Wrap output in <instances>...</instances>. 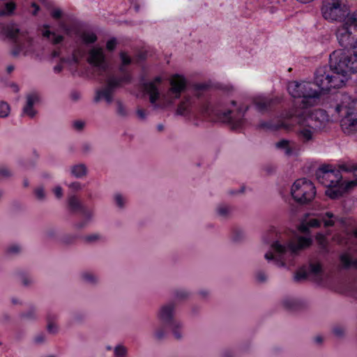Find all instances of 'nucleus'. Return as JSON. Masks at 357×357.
Listing matches in <instances>:
<instances>
[{
  "instance_id": "obj_45",
  "label": "nucleus",
  "mask_w": 357,
  "mask_h": 357,
  "mask_svg": "<svg viewBox=\"0 0 357 357\" xmlns=\"http://www.w3.org/2000/svg\"><path fill=\"white\" fill-rule=\"evenodd\" d=\"M100 236L98 234H93L86 236L85 239L86 241L93 242L98 240Z\"/></svg>"
},
{
  "instance_id": "obj_39",
  "label": "nucleus",
  "mask_w": 357,
  "mask_h": 357,
  "mask_svg": "<svg viewBox=\"0 0 357 357\" xmlns=\"http://www.w3.org/2000/svg\"><path fill=\"white\" fill-rule=\"evenodd\" d=\"M35 193H36V197L39 199H43L45 198V191H44V189L43 188H38L35 191Z\"/></svg>"
},
{
  "instance_id": "obj_2",
  "label": "nucleus",
  "mask_w": 357,
  "mask_h": 357,
  "mask_svg": "<svg viewBox=\"0 0 357 357\" xmlns=\"http://www.w3.org/2000/svg\"><path fill=\"white\" fill-rule=\"evenodd\" d=\"M357 72V52L349 54L344 50H337L330 54L329 66L317 68L314 81L319 89L330 91L344 86L349 73Z\"/></svg>"
},
{
  "instance_id": "obj_35",
  "label": "nucleus",
  "mask_w": 357,
  "mask_h": 357,
  "mask_svg": "<svg viewBox=\"0 0 357 357\" xmlns=\"http://www.w3.org/2000/svg\"><path fill=\"white\" fill-rule=\"evenodd\" d=\"M82 279L88 283H95L97 281L96 276L91 273H84L82 274Z\"/></svg>"
},
{
  "instance_id": "obj_31",
  "label": "nucleus",
  "mask_w": 357,
  "mask_h": 357,
  "mask_svg": "<svg viewBox=\"0 0 357 357\" xmlns=\"http://www.w3.org/2000/svg\"><path fill=\"white\" fill-rule=\"evenodd\" d=\"M316 241L317 243L323 248L326 247L328 243L326 236L322 233H318L316 235Z\"/></svg>"
},
{
  "instance_id": "obj_9",
  "label": "nucleus",
  "mask_w": 357,
  "mask_h": 357,
  "mask_svg": "<svg viewBox=\"0 0 357 357\" xmlns=\"http://www.w3.org/2000/svg\"><path fill=\"white\" fill-rule=\"evenodd\" d=\"M120 59L121 61V65L119 70L122 74L121 77L116 76H109L107 79V86L96 92L95 100L96 102L100 100H105L107 103H110L112 101V93L114 90L121 86L123 84L129 82L131 80V76L127 71L126 67L131 63L130 57L124 52L120 53Z\"/></svg>"
},
{
  "instance_id": "obj_5",
  "label": "nucleus",
  "mask_w": 357,
  "mask_h": 357,
  "mask_svg": "<svg viewBox=\"0 0 357 357\" xmlns=\"http://www.w3.org/2000/svg\"><path fill=\"white\" fill-rule=\"evenodd\" d=\"M316 176L318 181L326 188V195L331 199L338 198L357 186V178L351 181H342L340 172L333 165H321L317 169Z\"/></svg>"
},
{
  "instance_id": "obj_29",
  "label": "nucleus",
  "mask_w": 357,
  "mask_h": 357,
  "mask_svg": "<svg viewBox=\"0 0 357 357\" xmlns=\"http://www.w3.org/2000/svg\"><path fill=\"white\" fill-rule=\"evenodd\" d=\"M217 213L222 218H226L231 214V208L227 205L221 204L218 206Z\"/></svg>"
},
{
  "instance_id": "obj_27",
  "label": "nucleus",
  "mask_w": 357,
  "mask_h": 357,
  "mask_svg": "<svg viewBox=\"0 0 357 357\" xmlns=\"http://www.w3.org/2000/svg\"><path fill=\"white\" fill-rule=\"evenodd\" d=\"M166 328H169L172 330L174 336L176 339H180L182 337V324L180 321L175 320L172 321Z\"/></svg>"
},
{
  "instance_id": "obj_16",
  "label": "nucleus",
  "mask_w": 357,
  "mask_h": 357,
  "mask_svg": "<svg viewBox=\"0 0 357 357\" xmlns=\"http://www.w3.org/2000/svg\"><path fill=\"white\" fill-rule=\"evenodd\" d=\"M305 108L304 109H294L297 112L298 114L303 115V119L307 121L309 126H312L317 131L325 128L328 122V116L326 112L323 109H314L313 111H308Z\"/></svg>"
},
{
  "instance_id": "obj_28",
  "label": "nucleus",
  "mask_w": 357,
  "mask_h": 357,
  "mask_svg": "<svg viewBox=\"0 0 357 357\" xmlns=\"http://www.w3.org/2000/svg\"><path fill=\"white\" fill-rule=\"evenodd\" d=\"M86 173V167L84 165L79 164L75 165L71 169V174L77 178L84 176Z\"/></svg>"
},
{
  "instance_id": "obj_63",
  "label": "nucleus",
  "mask_w": 357,
  "mask_h": 357,
  "mask_svg": "<svg viewBox=\"0 0 357 357\" xmlns=\"http://www.w3.org/2000/svg\"><path fill=\"white\" fill-rule=\"evenodd\" d=\"M36 340H37V342H40L41 341V340H40L39 338H37Z\"/></svg>"
},
{
  "instance_id": "obj_40",
  "label": "nucleus",
  "mask_w": 357,
  "mask_h": 357,
  "mask_svg": "<svg viewBox=\"0 0 357 357\" xmlns=\"http://www.w3.org/2000/svg\"><path fill=\"white\" fill-rule=\"evenodd\" d=\"M11 175L10 171L6 167L0 168V176L2 177H8Z\"/></svg>"
},
{
  "instance_id": "obj_8",
  "label": "nucleus",
  "mask_w": 357,
  "mask_h": 357,
  "mask_svg": "<svg viewBox=\"0 0 357 357\" xmlns=\"http://www.w3.org/2000/svg\"><path fill=\"white\" fill-rule=\"evenodd\" d=\"M335 112L340 119V126L347 135L357 132V100L347 94L341 96L340 102L335 106Z\"/></svg>"
},
{
  "instance_id": "obj_53",
  "label": "nucleus",
  "mask_w": 357,
  "mask_h": 357,
  "mask_svg": "<svg viewBox=\"0 0 357 357\" xmlns=\"http://www.w3.org/2000/svg\"><path fill=\"white\" fill-rule=\"evenodd\" d=\"M157 130L160 132L164 130V126L162 124H158L157 126Z\"/></svg>"
},
{
  "instance_id": "obj_3",
  "label": "nucleus",
  "mask_w": 357,
  "mask_h": 357,
  "mask_svg": "<svg viewBox=\"0 0 357 357\" xmlns=\"http://www.w3.org/2000/svg\"><path fill=\"white\" fill-rule=\"evenodd\" d=\"M162 81V78L157 76L152 81L143 84V89L149 96L151 106L155 110H164L173 106L175 101L181 98L188 84L184 75L173 74L168 79L169 87L162 93L158 89Z\"/></svg>"
},
{
  "instance_id": "obj_58",
  "label": "nucleus",
  "mask_w": 357,
  "mask_h": 357,
  "mask_svg": "<svg viewBox=\"0 0 357 357\" xmlns=\"http://www.w3.org/2000/svg\"><path fill=\"white\" fill-rule=\"evenodd\" d=\"M264 241L266 243H270L271 241L268 239L266 237H264Z\"/></svg>"
},
{
  "instance_id": "obj_6",
  "label": "nucleus",
  "mask_w": 357,
  "mask_h": 357,
  "mask_svg": "<svg viewBox=\"0 0 357 357\" xmlns=\"http://www.w3.org/2000/svg\"><path fill=\"white\" fill-rule=\"evenodd\" d=\"M303 115L297 114L293 109L283 114L282 117L276 120V123L273 121H262L259 124L260 128L266 130H277L280 128H284L287 130H290L292 128L291 125L289 123V121L294 119L298 124V128L296 131L298 138L304 144H307L313 140L315 133L317 132L312 126H309L307 121H305Z\"/></svg>"
},
{
  "instance_id": "obj_55",
  "label": "nucleus",
  "mask_w": 357,
  "mask_h": 357,
  "mask_svg": "<svg viewBox=\"0 0 357 357\" xmlns=\"http://www.w3.org/2000/svg\"><path fill=\"white\" fill-rule=\"evenodd\" d=\"M315 341H316L317 343H320V342H322V338H321V337H320V336H317V337H316V338H315Z\"/></svg>"
},
{
  "instance_id": "obj_25",
  "label": "nucleus",
  "mask_w": 357,
  "mask_h": 357,
  "mask_svg": "<svg viewBox=\"0 0 357 357\" xmlns=\"http://www.w3.org/2000/svg\"><path fill=\"white\" fill-rule=\"evenodd\" d=\"M50 25L44 24L40 29L42 36L44 38H47L54 45L60 44L63 41V37L54 31H50Z\"/></svg>"
},
{
  "instance_id": "obj_41",
  "label": "nucleus",
  "mask_w": 357,
  "mask_h": 357,
  "mask_svg": "<svg viewBox=\"0 0 357 357\" xmlns=\"http://www.w3.org/2000/svg\"><path fill=\"white\" fill-rule=\"evenodd\" d=\"M68 187L73 190L77 191L82 189V185L79 182H74L68 185Z\"/></svg>"
},
{
  "instance_id": "obj_38",
  "label": "nucleus",
  "mask_w": 357,
  "mask_h": 357,
  "mask_svg": "<svg viewBox=\"0 0 357 357\" xmlns=\"http://www.w3.org/2000/svg\"><path fill=\"white\" fill-rule=\"evenodd\" d=\"M51 15L54 19H59L62 15V10L60 8H54L52 10Z\"/></svg>"
},
{
  "instance_id": "obj_26",
  "label": "nucleus",
  "mask_w": 357,
  "mask_h": 357,
  "mask_svg": "<svg viewBox=\"0 0 357 357\" xmlns=\"http://www.w3.org/2000/svg\"><path fill=\"white\" fill-rule=\"evenodd\" d=\"M336 169L340 172H357V164L351 160H349L340 163Z\"/></svg>"
},
{
  "instance_id": "obj_42",
  "label": "nucleus",
  "mask_w": 357,
  "mask_h": 357,
  "mask_svg": "<svg viewBox=\"0 0 357 357\" xmlns=\"http://www.w3.org/2000/svg\"><path fill=\"white\" fill-rule=\"evenodd\" d=\"M53 192L57 198H61L63 195V190L60 186L55 187L53 190Z\"/></svg>"
},
{
  "instance_id": "obj_46",
  "label": "nucleus",
  "mask_w": 357,
  "mask_h": 357,
  "mask_svg": "<svg viewBox=\"0 0 357 357\" xmlns=\"http://www.w3.org/2000/svg\"><path fill=\"white\" fill-rule=\"evenodd\" d=\"M20 250V247L17 245H13L8 248L10 253H17Z\"/></svg>"
},
{
  "instance_id": "obj_24",
  "label": "nucleus",
  "mask_w": 357,
  "mask_h": 357,
  "mask_svg": "<svg viewBox=\"0 0 357 357\" xmlns=\"http://www.w3.org/2000/svg\"><path fill=\"white\" fill-rule=\"evenodd\" d=\"M174 306L172 304L162 306L158 313V318L164 324L165 327L167 326L172 321H174L173 319Z\"/></svg>"
},
{
  "instance_id": "obj_50",
  "label": "nucleus",
  "mask_w": 357,
  "mask_h": 357,
  "mask_svg": "<svg viewBox=\"0 0 357 357\" xmlns=\"http://www.w3.org/2000/svg\"><path fill=\"white\" fill-rule=\"evenodd\" d=\"M333 333L337 335V336H340L342 335L343 333V331L340 328H334L333 330Z\"/></svg>"
},
{
  "instance_id": "obj_10",
  "label": "nucleus",
  "mask_w": 357,
  "mask_h": 357,
  "mask_svg": "<svg viewBox=\"0 0 357 357\" xmlns=\"http://www.w3.org/2000/svg\"><path fill=\"white\" fill-rule=\"evenodd\" d=\"M287 90L291 96L301 99L303 109L316 105L321 96V89L313 88V84L306 81H292L289 82ZM323 92H326L323 91Z\"/></svg>"
},
{
  "instance_id": "obj_36",
  "label": "nucleus",
  "mask_w": 357,
  "mask_h": 357,
  "mask_svg": "<svg viewBox=\"0 0 357 357\" xmlns=\"http://www.w3.org/2000/svg\"><path fill=\"white\" fill-rule=\"evenodd\" d=\"M117 44L116 38H112L109 39L106 43V48L108 51H112L115 49Z\"/></svg>"
},
{
  "instance_id": "obj_57",
  "label": "nucleus",
  "mask_w": 357,
  "mask_h": 357,
  "mask_svg": "<svg viewBox=\"0 0 357 357\" xmlns=\"http://www.w3.org/2000/svg\"><path fill=\"white\" fill-rule=\"evenodd\" d=\"M275 229L274 228L271 229L268 231V234H269L270 235H272V236H273V235L275 234Z\"/></svg>"
},
{
  "instance_id": "obj_56",
  "label": "nucleus",
  "mask_w": 357,
  "mask_h": 357,
  "mask_svg": "<svg viewBox=\"0 0 357 357\" xmlns=\"http://www.w3.org/2000/svg\"><path fill=\"white\" fill-rule=\"evenodd\" d=\"M297 1L301 3H307L312 1L313 0H297Z\"/></svg>"
},
{
  "instance_id": "obj_44",
  "label": "nucleus",
  "mask_w": 357,
  "mask_h": 357,
  "mask_svg": "<svg viewBox=\"0 0 357 357\" xmlns=\"http://www.w3.org/2000/svg\"><path fill=\"white\" fill-rule=\"evenodd\" d=\"M84 123L82 121H76L73 123V127L77 130H80L84 128Z\"/></svg>"
},
{
  "instance_id": "obj_4",
  "label": "nucleus",
  "mask_w": 357,
  "mask_h": 357,
  "mask_svg": "<svg viewBox=\"0 0 357 357\" xmlns=\"http://www.w3.org/2000/svg\"><path fill=\"white\" fill-rule=\"evenodd\" d=\"M312 242L310 236H298L290 240L279 237L271 243V248L264 257L278 267L289 268L294 265V259L298 252L310 246Z\"/></svg>"
},
{
  "instance_id": "obj_30",
  "label": "nucleus",
  "mask_w": 357,
  "mask_h": 357,
  "mask_svg": "<svg viewBox=\"0 0 357 357\" xmlns=\"http://www.w3.org/2000/svg\"><path fill=\"white\" fill-rule=\"evenodd\" d=\"M10 106L9 105L3 101L0 102V117H7L10 114Z\"/></svg>"
},
{
  "instance_id": "obj_7",
  "label": "nucleus",
  "mask_w": 357,
  "mask_h": 357,
  "mask_svg": "<svg viewBox=\"0 0 357 357\" xmlns=\"http://www.w3.org/2000/svg\"><path fill=\"white\" fill-rule=\"evenodd\" d=\"M0 33L15 42V47L12 51V54L15 56L31 55L38 48V43L15 24L0 23Z\"/></svg>"
},
{
  "instance_id": "obj_47",
  "label": "nucleus",
  "mask_w": 357,
  "mask_h": 357,
  "mask_svg": "<svg viewBox=\"0 0 357 357\" xmlns=\"http://www.w3.org/2000/svg\"><path fill=\"white\" fill-rule=\"evenodd\" d=\"M117 111H118V113L121 115L126 114V110L123 107V105L121 102H118V104H117Z\"/></svg>"
},
{
  "instance_id": "obj_59",
  "label": "nucleus",
  "mask_w": 357,
  "mask_h": 357,
  "mask_svg": "<svg viewBox=\"0 0 357 357\" xmlns=\"http://www.w3.org/2000/svg\"><path fill=\"white\" fill-rule=\"evenodd\" d=\"M139 6H137V4H135V11H137H137H139Z\"/></svg>"
},
{
  "instance_id": "obj_1",
  "label": "nucleus",
  "mask_w": 357,
  "mask_h": 357,
  "mask_svg": "<svg viewBox=\"0 0 357 357\" xmlns=\"http://www.w3.org/2000/svg\"><path fill=\"white\" fill-rule=\"evenodd\" d=\"M210 86L209 82L197 84L190 93H185L177 105L176 114L193 121L195 124H198V120L203 118L209 121L228 123L233 129L238 130L245 126L248 121H252L249 116V113L252 109L258 113H264L268 110L272 102L271 98L260 94L252 98L253 107L249 106L247 101H232L231 105L234 109L223 112L209 105H202L200 96Z\"/></svg>"
},
{
  "instance_id": "obj_49",
  "label": "nucleus",
  "mask_w": 357,
  "mask_h": 357,
  "mask_svg": "<svg viewBox=\"0 0 357 357\" xmlns=\"http://www.w3.org/2000/svg\"><path fill=\"white\" fill-rule=\"evenodd\" d=\"M257 279L259 281V282H264L266 280V275L265 273H259L257 275Z\"/></svg>"
},
{
  "instance_id": "obj_15",
  "label": "nucleus",
  "mask_w": 357,
  "mask_h": 357,
  "mask_svg": "<svg viewBox=\"0 0 357 357\" xmlns=\"http://www.w3.org/2000/svg\"><path fill=\"white\" fill-rule=\"evenodd\" d=\"M52 56L54 58L59 57L61 59V63L54 68L55 73H59L63 69V63H66L70 66L77 64L83 56V51L75 48L69 50L61 45L58 50H54L52 52Z\"/></svg>"
},
{
  "instance_id": "obj_18",
  "label": "nucleus",
  "mask_w": 357,
  "mask_h": 357,
  "mask_svg": "<svg viewBox=\"0 0 357 357\" xmlns=\"http://www.w3.org/2000/svg\"><path fill=\"white\" fill-rule=\"evenodd\" d=\"M317 215V214H314ZM318 218H311L301 223L298 229L303 233H308L310 228L319 227L324 223V227H327L333 225L335 218L332 213L327 212L325 214L317 215Z\"/></svg>"
},
{
  "instance_id": "obj_19",
  "label": "nucleus",
  "mask_w": 357,
  "mask_h": 357,
  "mask_svg": "<svg viewBox=\"0 0 357 357\" xmlns=\"http://www.w3.org/2000/svg\"><path fill=\"white\" fill-rule=\"evenodd\" d=\"M88 62L99 70L106 72L107 62L106 55L102 47L93 46L89 51L87 56Z\"/></svg>"
},
{
  "instance_id": "obj_13",
  "label": "nucleus",
  "mask_w": 357,
  "mask_h": 357,
  "mask_svg": "<svg viewBox=\"0 0 357 357\" xmlns=\"http://www.w3.org/2000/svg\"><path fill=\"white\" fill-rule=\"evenodd\" d=\"M291 194L296 202L307 204L314 198L316 188L311 181L305 178H299L293 183Z\"/></svg>"
},
{
  "instance_id": "obj_37",
  "label": "nucleus",
  "mask_w": 357,
  "mask_h": 357,
  "mask_svg": "<svg viewBox=\"0 0 357 357\" xmlns=\"http://www.w3.org/2000/svg\"><path fill=\"white\" fill-rule=\"evenodd\" d=\"M137 115L140 120H145L148 116V113L146 110L139 108L137 110Z\"/></svg>"
},
{
  "instance_id": "obj_12",
  "label": "nucleus",
  "mask_w": 357,
  "mask_h": 357,
  "mask_svg": "<svg viewBox=\"0 0 357 357\" xmlns=\"http://www.w3.org/2000/svg\"><path fill=\"white\" fill-rule=\"evenodd\" d=\"M340 244L348 246V250L340 256L342 266L345 268L357 269V228L353 233L344 234L343 236L337 237Z\"/></svg>"
},
{
  "instance_id": "obj_54",
  "label": "nucleus",
  "mask_w": 357,
  "mask_h": 357,
  "mask_svg": "<svg viewBox=\"0 0 357 357\" xmlns=\"http://www.w3.org/2000/svg\"><path fill=\"white\" fill-rule=\"evenodd\" d=\"M14 70V66H8L7 67V71L10 73H11L13 70Z\"/></svg>"
},
{
  "instance_id": "obj_34",
  "label": "nucleus",
  "mask_w": 357,
  "mask_h": 357,
  "mask_svg": "<svg viewBox=\"0 0 357 357\" xmlns=\"http://www.w3.org/2000/svg\"><path fill=\"white\" fill-rule=\"evenodd\" d=\"M15 9V4L13 2L6 3L5 10L0 11V16L3 15H10Z\"/></svg>"
},
{
  "instance_id": "obj_51",
  "label": "nucleus",
  "mask_w": 357,
  "mask_h": 357,
  "mask_svg": "<svg viewBox=\"0 0 357 357\" xmlns=\"http://www.w3.org/2000/svg\"><path fill=\"white\" fill-rule=\"evenodd\" d=\"M31 6L33 8H34V10L33 11V15H36L39 10V7L36 5V3H32Z\"/></svg>"
},
{
  "instance_id": "obj_20",
  "label": "nucleus",
  "mask_w": 357,
  "mask_h": 357,
  "mask_svg": "<svg viewBox=\"0 0 357 357\" xmlns=\"http://www.w3.org/2000/svg\"><path fill=\"white\" fill-rule=\"evenodd\" d=\"M322 275L323 269L321 264L318 261H311L308 266H303L296 271L294 275V280L296 281H301L310 276L319 280Z\"/></svg>"
},
{
  "instance_id": "obj_32",
  "label": "nucleus",
  "mask_w": 357,
  "mask_h": 357,
  "mask_svg": "<svg viewBox=\"0 0 357 357\" xmlns=\"http://www.w3.org/2000/svg\"><path fill=\"white\" fill-rule=\"evenodd\" d=\"M116 205L122 208L124 207L126 202V198L120 193H116L114 197Z\"/></svg>"
},
{
  "instance_id": "obj_11",
  "label": "nucleus",
  "mask_w": 357,
  "mask_h": 357,
  "mask_svg": "<svg viewBox=\"0 0 357 357\" xmlns=\"http://www.w3.org/2000/svg\"><path fill=\"white\" fill-rule=\"evenodd\" d=\"M339 44L349 49H357V10L347 13L342 24L335 31Z\"/></svg>"
},
{
  "instance_id": "obj_21",
  "label": "nucleus",
  "mask_w": 357,
  "mask_h": 357,
  "mask_svg": "<svg viewBox=\"0 0 357 357\" xmlns=\"http://www.w3.org/2000/svg\"><path fill=\"white\" fill-rule=\"evenodd\" d=\"M39 101L38 94L36 92H32L26 95V103L22 109V116H27L29 118H33L36 114V110L34 108V105Z\"/></svg>"
},
{
  "instance_id": "obj_17",
  "label": "nucleus",
  "mask_w": 357,
  "mask_h": 357,
  "mask_svg": "<svg viewBox=\"0 0 357 357\" xmlns=\"http://www.w3.org/2000/svg\"><path fill=\"white\" fill-rule=\"evenodd\" d=\"M59 29L68 36L73 37L75 40H76L77 46L69 48V50H73V48L79 49L80 50L84 51L79 47H78L77 43L81 42L84 44H91L93 43L96 41L97 38L95 33L91 31H83L79 32L75 27L69 26L64 22H59ZM84 52H83V54Z\"/></svg>"
},
{
  "instance_id": "obj_23",
  "label": "nucleus",
  "mask_w": 357,
  "mask_h": 357,
  "mask_svg": "<svg viewBox=\"0 0 357 357\" xmlns=\"http://www.w3.org/2000/svg\"><path fill=\"white\" fill-rule=\"evenodd\" d=\"M275 148L284 151L286 155L290 156L297 153L298 145L294 140L282 139L275 143Z\"/></svg>"
},
{
  "instance_id": "obj_33",
  "label": "nucleus",
  "mask_w": 357,
  "mask_h": 357,
  "mask_svg": "<svg viewBox=\"0 0 357 357\" xmlns=\"http://www.w3.org/2000/svg\"><path fill=\"white\" fill-rule=\"evenodd\" d=\"M115 357H126L127 349L122 345H118L114 348Z\"/></svg>"
},
{
  "instance_id": "obj_52",
  "label": "nucleus",
  "mask_w": 357,
  "mask_h": 357,
  "mask_svg": "<svg viewBox=\"0 0 357 357\" xmlns=\"http://www.w3.org/2000/svg\"><path fill=\"white\" fill-rule=\"evenodd\" d=\"M289 299H286L284 301V304L286 307H289V308H291L293 307V304L290 302H289Z\"/></svg>"
},
{
  "instance_id": "obj_43",
  "label": "nucleus",
  "mask_w": 357,
  "mask_h": 357,
  "mask_svg": "<svg viewBox=\"0 0 357 357\" xmlns=\"http://www.w3.org/2000/svg\"><path fill=\"white\" fill-rule=\"evenodd\" d=\"M47 330L51 333H55L57 331V326L52 322H49L47 325Z\"/></svg>"
},
{
  "instance_id": "obj_22",
  "label": "nucleus",
  "mask_w": 357,
  "mask_h": 357,
  "mask_svg": "<svg viewBox=\"0 0 357 357\" xmlns=\"http://www.w3.org/2000/svg\"><path fill=\"white\" fill-rule=\"evenodd\" d=\"M68 204L72 210H74V211L81 210L82 211L86 220H84L82 222L77 223L76 225V227H77V228L84 227L86 225V222L92 218L93 213L89 211L85 210L82 207L80 202L75 196H71L68 198Z\"/></svg>"
},
{
  "instance_id": "obj_60",
  "label": "nucleus",
  "mask_w": 357,
  "mask_h": 357,
  "mask_svg": "<svg viewBox=\"0 0 357 357\" xmlns=\"http://www.w3.org/2000/svg\"><path fill=\"white\" fill-rule=\"evenodd\" d=\"M243 191H244V187H241V188H240L239 192H243Z\"/></svg>"
},
{
  "instance_id": "obj_14",
  "label": "nucleus",
  "mask_w": 357,
  "mask_h": 357,
  "mask_svg": "<svg viewBox=\"0 0 357 357\" xmlns=\"http://www.w3.org/2000/svg\"><path fill=\"white\" fill-rule=\"evenodd\" d=\"M321 11L323 17L331 22L344 21L347 14L342 0H323Z\"/></svg>"
},
{
  "instance_id": "obj_64",
  "label": "nucleus",
  "mask_w": 357,
  "mask_h": 357,
  "mask_svg": "<svg viewBox=\"0 0 357 357\" xmlns=\"http://www.w3.org/2000/svg\"><path fill=\"white\" fill-rule=\"evenodd\" d=\"M26 317H31V315H26Z\"/></svg>"
},
{
  "instance_id": "obj_61",
  "label": "nucleus",
  "mask_w": 357,
  "mask_h": 357,
  "mask_svg": "<svg viewBox=\"0 0 357 357\" xmlns=\"http://www.w3.org/2000/svg\"><path fill=\"white\" fill-rule=\"evenodd\" d=\"M13 86H14L15 91H18V88H17V85L13 84Z\"/></svg>"
},
{
  "instance_id": "obj_62",
  "label": "nucleus",
  "mask_w": 357,
  "mask_h": 357,
  "mask_svg": "<svg viewBox=\"0 0 357 357\" xmlns=\"http://www.w3.org/2000/svg\"><path fill=\"white\" fill-rule=\"evenodd\" d=\"M39 1L43 2V3H45V1H46V0H39Z\"/></svg>"
},
{
  "instance_id": "obj_48",
  "label": "nucleus",
  "mask_w": 357,
  "mask_h": 357,
  "mask_svg": "<svg viewBox=\"0 0 357 357\" xmlns=\"http://www.w3.org/2000/svg\"><path fill=\"white\" fill-rule=\"evenodd\" d=\"M165 336V332L162 329H158L155 333V337L160 340Z\"/></svg>"
}]
</instances>
